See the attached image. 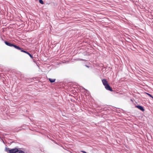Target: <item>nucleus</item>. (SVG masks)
I'll list each match as a JSON object with an SVG mask.
<instances>
[{
  "mask_svg": "<svg viewBox=\"0 0 153 153\" xmlns=\"http://www.w3.org/2000/svg\"><path fill=\"white\" fill-rule=\"evenodd\" d=\"M19 151V150L17 148L11 149L9 150L8 153H16Z\"/></svg>",
  "mask_w": 153,
  "mask_h": 153,
  "instance_id": "1",
  "label": "nucleus"
},
{
  "mask_svg": "<svg viewBox=\"0 0 153 153\" xmlns=\"http://www.w3.org/2000/svg\"><path fill=\"white\" fill-rule=\"evenodd\" d=\"M105 88V89L108 90L110 91H113L112 88L110 87V85L108 84L107 85H106L104 86Z\"/></svg>",
  "mask_w": 153,
  "mask_h": 153,
  "instance_id": "2",
  "label": "nucleus"
},
{
  "mask_svg": "<svg viewBox=\"0 0 153 153\" xmlns=\"http://www.w3.org/2000/svg\"><path fill=\"white\" fill-rule=\"evenodd\" d=\"M105 88V89L108 90L110 91H113L112 88L110 87V85L108 84L107 85H106L104 86Z\"/></svg>",
  "mask_w": 153,
  "mask_h": 153,
  "instance_id": "3",
  "label": "nucleus"
},
{
  "mask_svg": "<svg viewBox=\"0 0 153 153\" xmlns=\"http://www.w3.org/2000/svg\"><path fill=\"white\" fill-rule=\"evenodd\" d=\"M102 81L104 86H105L108 84V81L106 79H103L102 80Z\"/></svg>",
  "mask_w": 153,
  "mask_h": 153,
  "instance_id": "4",
  "label": "nucleus"
},
{
  "mask_svg": "<svg viewBox=\"0 0 153 153\" xmlns=\"http://www.w3.org/2000/svg\"><path fill=\"white\" fill-rule=\"evenodd\" d=\"M136 107L142 111H144V109L143 108V107L139 105H136Z\"/></svg>",
  "mask_w": 153,
  "mask_h": 153,
  "instance_id": "5",
  "label": "nucleus"
},
{
  "mask_svg": "<svg viewBox=\"0 0 153 153\" xmlns=\"http://www.w3.org/2000/svg\"><path fill=\"white\" fill-rule=\"evenodd\" d=\"M4 42H5V44L6 45H7L8 46H10V47H12L13 44H11L10 43L8 42H7L6 41H5Z\"/></svg>",
  "mask_w": 153,
  "mask_h": 153,
  "instance_id": "6",
  "label": "nucleus"
},
{
  "mask_svg": "<svg viewBox=\"0 0 153 153\" xmlns=\"http://www.w3.org/2000/svg\"><path fill=\"white\" fill-rule=\"evenodd\" d=\"M12 47H13L14 48H15L19 50H21V48L15 45H13V44Z\"/></svg>",
  "mask_w": 153,
  "mask_h": 153,
  "instance_id": "7",
  "label": "nucleus"
},
{
  "mask_svg": "<svg viewBox=\"0 0 153 153\" xmlns=\"http://www.w3.org/2000/svg\"><path fill=\"white\" fill-rule=\"evenodd\" d=\"M48 80L51 82L52 83L54 82L56 80L55 79L49 78Z\"/></svg>",
  "mask_w": 153,
  "mask_h": 153,
  "instance_id": "8",
  "label": "nucleus"
},
{
  "mask_svg": "<svg viewBox=\"0 0 153 153\" xmlns=\"http://www.w3.org/2000/svg\"><path fill=\"white\" fill-rule=\"evenodd\" d=\"M39 2L42 4H44V2L42 0H39Z\"/></svg>",
  "mask_w": 153,
  "mask_h": 153,
  "instance_id": "9",
  "label": "nucleus"
},
{
  "mask_svg": "<svg viewBox=\"0 0 153 153\" xmlns=\"http://www.w3.org/2000/svg\"><path fill=\"white\" fill-rule=\"evenodd\" d=\"M5 150L8 153L9 152V150H10V149H9V148L6 147L5 148Z\"/></svg>",
  "mask_w": 153,
  "mask_h": 153,
  "instance_id": "10",
  "label": "nucleus"
},
{
  "mask_svg": "<svg viewBox=\"0 0 153 153\" xmlns=\"http://www.w3.org/2000/svg\"><path fill=\"white\" fill-rule=\"evenodd\" d=\"M18 152V153H25V152L23 151H22V150H19V151Z\"/></svg>",
  "mask_w": 153,
  "mask_h": 153,
  "instance_id": "11",
  "label": "nucleus"
},
{
  "mask_svg": "<svg viewBox=\"0 0 153 153\" xmlns=\"http://www.w3.org/2000/svg\"><path fill=\"white\" fill-rule=\"evenodd\" d=\"M28 55L30 56V57L31 58H33V56L30 53H29L28 54Z\"/></svg>",
  "mask_w": 153,
  "mask_h": 153,
  "instance_id": "12",
  "label": "nucleus"
},
{
  "mask_svg": "<svg viewBox=\"0 0 153 153\" xmlns=\"http://www.w3.org/2000/svg\"><path fill=\"white\" fill-rule=\"evenodd\" d=\"M81 152L83 153H87L86 152L84 151H82Z\"/></svg>",
  "mask_w": 153,
  "mask_h": 153,
  "instance_id": "13",
  "label": "nucleus"
},
{
  "mask_svg": "<svg viewBox=\"0 0 153 153\" xmlns=\"http://www.w3.org/2000/svg\"><path fill=\"white\" fill-rule=\"evenodd\" d=\"M21 50V51L22 52H24V53H25V52L26 51H24V50H22V49Z\"/></svg>",
  "mask_w": 153,
  "mask_h": 153,
  "instance_id": "14",
  "label": "nucleus"
},
{
  "mask_svg": "<svg viewBox=\"0 0 153 153\" xmlns=\"http://www.w3.org/2000/svg\"><path fill=\"white\" fill-rule=\"evenodd\" d=\"M25 53H26L27 54H29V53L28 52H27L26 51H25Z\"/></svg>",
  "mask_w": 153,
  "mask_h": 153,
  "instance_id": "15",
  "label": "nucleus"
},
{
  "mask_svg": "<svg viewBox=\"0 0 153 153\" xmlns=\"http://www.w3.org/2000/svg\"><path fill=\"white\" fill-rule=\"evenodd\" d=\"M25 53H26L27 54H29V53L28 52H27L26 51H25Z\"/></svg>",
  "mask_w": 153,
  "mask_h": 153,
  "instance_id": "16",
  "label": "nucleus"
},
{
  "mask_svg": "<svg viewBox=\"0 0 153 153\" xmlns=\"http://www.w3.org/2000/svg\"><path fill=\"white\" fill-rule=\"evenodd\" d=\"M86 66L87 67H88V66Z\"/></svg>",
  "mask_w": 153,
  "mask_h": 153,
  "instance_id": "17",
  "label": "nucleus"
}]
</instances>
